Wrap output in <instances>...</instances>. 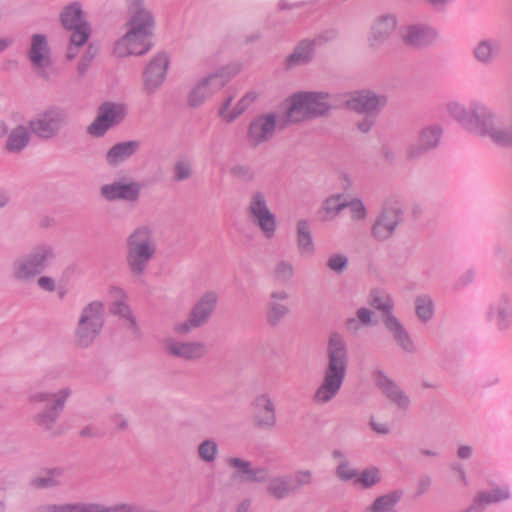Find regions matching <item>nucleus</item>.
Here are the masks:
<instances>
[{"instance_id":"f257e3e1","label":"nucleus","mask_w":512,"mask_h":512,"mask_svg":"<svg viewBox=\"0 0 512 512\" xmlns=\"http://www.w3.org/2000/svg\"><path fill=\"white\" fill-rule=\"evenodd\" d=\"M327 362L321 379L316 386L311 400L316 406L331 403L340 393L346 379L349 352L346 340L339 333H331L326 346Z\"/></svg>"},{"instance_id":"f03ea898","label":"nucleus","mask_w":512,"mask_h":512,"mask_svg":"<svg viewBox=\"0 0 512 512\" xmlns=\"http://www.w3.org/2000/svg\"><path fill=\"white\" fill-rule=\"evenodd\" d=\"M125 264L134 277L143 276L158 253L155 230L151 225L142 224L125 238Z\"/></svg>"},{"instance_id":"7ed1b4c3","label":"nucleus","mask_w":512,"mask_h":512,"mask_svg":"<svg viewBox=\"0 0 512 512\" xmlns=\"http://www.w3.org/2000/svg\"><path fill=\"white\" fill-rule=\"evenodd\" d=\"M284 127L299 124L328 114L330 96L326 92L300 91L287 97L282 103Z\"/></svg>"},{"instance_id":"20e7f679","label":"nucleus","mask_w":512,"mask_h":512,"mask_svg":"<svg viewBox=\"0 0 512 512\" xmlns=\"http://www.w3.org/2000/svg\"><path fill=\"white\" fill-rule=\"evenodd\" d=\"M57 259L56 247L40 242L23 255L16 257L10 267L11 277L19 283H30L43 274Z\"/></svg>"},{"instance_id":"39448f33","label":"nucleus","mask_w":512,"mask_h":512,"mask_svg":"<svg viewBox=\"0 0 512 512\" xmlns=\"http://www.w3.org/2000/svg\"><path fill=\"white\" fill-rule=\"evenodd\" d=\"M105 321V305L101 300L87 303L80 311L74 329V342L80 348L90 347L101 334Z\"/></svg>"},{"instance_id":"423d86ee","label":"nucleus","mask_w":512,"mask_h":512,"mask_svg":"<svg viewBox=\"0 0 512 512\" xmlns=\"http://www.w3.org/2000/svg\"><path fill=\"white\" fill-rule=\"evenodd\" d=\"M233 66L221 67L201 78L191 87L187 95V105L190 108H199L220 91L237 73Z\"/></svg>"},{"instance_id":"0eeeda50","label":"nucleus","mask_w":512,"mask_h":512,"mask_svg":"<svg viewBox=\"0 0 512 512\" xmlns=\"http://www.w3.org/2000/svg\"><path fill=\"white\" fill-rule=\"evenodd\" d=\"M70 122L68 112L59 106H50L29 120L32 134L42 141H50L59 136Z\"/></svg>"},{"instance_id":"6e6552de","label":"nucleus","mask_w":512,"mask_h":512,"mask_svg":"<svg viewBox=\"0 0 512 512\" xmlns=\"http://www.w3.org/2000/svg\"><path fill=\"white\" fill-rule=\"evenodd\" d=\"M402 216L401 203L396 199L386 200L371 227L372 237L378 242L390 240L402 222Z\"/></svg>"},{"instance_id":"1a4fd4ad","label":"nucleus","mask_w":512,"mask_h":512,"mask_svg":"<svg viewBox=\"0 0 512 512\" xmlns=\"http://www.w3.org/2000/svg\"><path fill=\"white\" fill-rule=\"evenodd\" d=\"M282 118L276 112H266L251 119L246 130V142L249 147L257 148L270 142L279 127H282Z\"/></svg>"},{"instance_id":"9d476101","label":"nucleus","mask_w":512,"mask_h":512,"mask_svg":"<svg viewBox=\"0 0 512 512\" xmlns=\"http://www.w3.org/2000/svg\"><path fill=\"white\" fill-rule=\"evenodd\" d=\"M247 212L254 225H256L266 239H273L276 235L277 221L275 214L270 210L267 198L262 191H254L248 202Z\"/></svg>"},{"instance_id":"9b49d317","label":"nucleus","mask_w":512,"mask_h":512,"mask_svg":"<svg viewBox=\"0 0 512 512\" xmlns=\"http://www.w3.org/2000/svg\"><path fill=\"white\" fill-rule=\"evenodd\" d=\"M28 58L37 77L50 81L56 76V68L53 65L47 37L44 34L32 35Z\"/></svg>"},{"instance_id":"f8f14e48","label":"nucleus","mask_w":512,"mask_h":512,"mask_svg":"<svg viewBox=\"0 0 512 512\" xmlns=\"http://www.w3.org/2000/svg\"><path fill=\"white\" fill-rule=\"evenodd\" d=\"M170 67V57L164 52H157L146 64L142 73V91L147 96L155 95L166 81Z\"/></svg>"},{"instance_id":"ddd939ff","label":"nucleus","mask_w":512,"mask_h":512,"mask_svg":"<svg viewBox=\"0 0 512 512\" xmlns=\"http://www.w3.org/2000/svg\"><path fill=\"white\" fill-rule=\"evenodd\" d=\"M125 27L146 37H153L156 17L145 4V0H127V20Z\"/></svg>"},{"instance_id":"4468645a","label":"nucleus","mask_w":512,"mask_h":512,"mask_svg":"<svg viewBox=\"0 0 512 512\" xmlns=\"http://www.w3.org/2000/svg\"><path fill=\"white\" fill-rule=\"evenodd\" d=\"M142 188L139 181L122 177L103 184L99 189V194L107 202L136 203L141 198Z\"/></svg>"},{"instance_id":"2eb2a0df","label":"nucleus","mask_w":512,"mask_h":512,"mask_svg":"<svg viewBox=\"0 0 512 512\" xmlns=\"http://www.w3.org/2000/svg\"><path fill=\"white\" fill-rule=\"evenodd\" d=\"M109 312L118 317L127 330L134 336L140 335V328L137 319L128 304V295L119 286H109L106 291Z\"/></svg>"},{"instance_id":"dca6fc26","label":"nucleus","mask_w":512,"mask_h":512,"mask_svg":"<svg viewBox=\"0 0 512 512\" xmlns=\"http://www.w3.org/2000/svg\"><path fill=\"white\" fill-rule=\"evenodd\" d=\"M163 349L167 356L185 362H198L208 354V347L203 341L181 340L171 336L164 339Z\"/></svg>"},{"instance_id":"f3484780","label":"nucleus","mask_w":512,"mask_h":512,"mask_svg":"<svg viewBox=\"0 0 512 512\" xmlns=\"http://www.w3.org/2000/svg\"><path fill=\"white\" fill-rule=\"evenodd\" d=\"M398 27V18L393 13L377 15L369 26L366 43L373 51L380 50L395 34Z\"/></svg>"},{"instance_id":"a211bd4d","label":"nucleus","mask_w":512,"mask_h":512,"mask_svg":"<svg viewBox=\"0 0 512 512\" xmlns=\"http://www.w3.org/2000/svg\"><path fill=\"white\" fill-rule=\"evenodd\" d=\"M251 420L255 428L270 431L277 424L276 405L268 392L257 394L251 402Z\"/></svg>"},{"instance_id":"6ab92c4d","label":"nucleus","mask_w":512,"mask_h":512,"mask_svg":"<svg viewBox=\"0 0 512 512\" xmlns=\"http://www.w3.org/2000/svg\"><path fill=\"white\" fill-rule=\"evenodd\" d=\"M72 395V388L64 386L52 394V404L42 409L33 417L34 424L46 432H54L55 425Z\"/></svg>"},{"instance_id":"aec40b11","label":"nucleus","mask_w":512,"mask_h":512,"mask_svg":"<svg viewBox=\"0 0 512 512\" xmlns=\"http://www.w3.org/2000/svg\"><path fill=\"white\" fill-rule=\"evenodd\" d=\"M127 108L122 103L105 102L98 109L96 119L88 126L87 132L91 136L101 137L109 128L123 121Z\"/></svg>"},{"instance_id":"412c9836","label":"nucleus","mask_w":512,"mask_h":512,"mask_svg":"<svg viewBox=\"0 0 512 512\" xmlns=\"http://www.w3.org/2000/svg\"><path fill=\"white\" fill-rule=\"evenodd\" d=\"M225 464L231 470L232 478L241 483H263L269 476L268 468L254 466L250 460L241 456H228Z\"/></svg>"},{"instance_id":"4be33fe9","label":"nucleus","mask_w":512,"mask_h":512,"mask_svg":"<svg viewBox=\"0 0 512 512\" xmlns=\"http://www.w3.org/2000/svg\"><path fill=\"white\" fill-rule=\"evenodd\" d=\"M387 104V97L371 90H358L350 93L345 106L351 111L366 116H376Z\"/></svg>"},{"instance_id":"5701e85b","label":"nucleus","mask_w":512,"mask_h":512,"mask_svg":"<svg viewBox=\"0 0 512 512\" xmlns=\"http://www.w3.org/2000/svg\"><path fill=\"white\" fill-rule=\"evenodd\" d=\"M42 512H143V509L138 505L129 503L105 506L98 503L75 502L49 504L43 508Z\"/></svg>"},{"instance_id":"b1692460","label":"nucleus","mask_w":512,"mask_h":512,"mask_svg":"<svg viewBox=\"0 0 512 512\" xmlns=\"http://www.w3.org/2000/svg\"><path fill=\"white\" fill-rule=\"evenodd\" d=\"M443 134V128L438 124L424 127L418 137V142L407 147L405 157L408 161L420 159L427 152L438 147Z\"/></svg>"},{"instance_id":"393cba45","label":"nucleus","mask_w":512,"mask_h":512,"mask_svg":"<svg viewBox=\"0 0 512 512\" xmlns=\"http://www.w3.org/2000/svg\"><path fill=\"white\" fill-rule=\"evenodd\" d=\"M148 38L126 28V32L114 43L113 55L117 58L142 56L147 53L150 46Z\"/></svg>"},{"instance_id":"a878e982","label":"nucleus","mask_w":512,"mask_h":512,"mask_svg":"<svg viewBox=\"0 0 512 512\" xmlns=\"http://www.w3.org/2000/svg\"><path fill=\"white\" fill-rule=\"evenodd\" d=\"M439 38L437 29L426 23L409 24L402 34L403 42L412 48H426Z\"/></svg>"},{"instance_id":"bb28decb","label":"nucleus","mask_w":512,"mask_h":512,"mask_svg":"<svg viewBox=\"0 0 512 512\" xmlns=\"http://www.w3.org/2000/svg\"><path fill=\"white\" fill-rule=\"evenodd\" d=\"M259 95L258 91L250 90L234 106H232L233 96H228L219 106L218 116L226 124L233 123L258 100Z\"/></svg>"},{"instance_id":"cd10ccee","label":"nucleus","mask_w":512,"mask_h":512,"mask_svg":"<svg viewBox=\"0 0 512 512\" xmlns=\"http://www.w3.org/2000/svg\"><path fill=\"white\" fill-rule=\"evenodd\" d=\"M374 379L377 387L391 403L402 410L409 408L410 398L390 377L382 371H376Z\"/></svg>"},{"instance_id":"c85d7f7f","label":"nucleus","mask_w":512,"mask_h":512,"mask_svg":"<svg viewBox=\"0 0 512 512\" xmlns=\"http://www.w3.org/2000/svg\"><path fill=\"white\" fill-rule=\"evenodd\" d=\"M63 27L70 31V34H86L91 36V27L85 18L80 4L72 3L63 8L60 15Z\"/></svg>"},{"instance_id":"c756f323","label":"nucleus","mask_w":512,"mask_h":512,"mask_svg":"<svg viewBox=\"0 0 512 512\" xmlns=\"http://www.w3.org/2000/svg\"><path fill=\"white\" fill-rule=\"evenodd\" d=\"M318 39L305 38L299 41L293 51L285 58L284 67L286 70H292L297 67L305 66L311 63L315 56Z\"/></svg>"},{"instance_id":"7c9ffc66","label":"nucleus","mask_w":512,"mask_h":512,"mask_svg":"<svg viewBox=\"0 0 512 512\" xmlns=\"http://www.w3.org/2000/svg\"><path fill=\"white\" fill-rule=\"evenodd\" d=\"M295 246L302 258H312L316 253V244L312 227L307 219L301 218L295 224Z\"/></svg>"},{"instance_id":"2f4dec72","label":"nucleus","mask_w":512,"mask_h":512,"mask_svg":"<svg viewBox=\"0 0 512 512\" xmlns=\"http://www.w3.org/2000/svg\"><path fill=\"white\" fill-rule=\"evenodd\" d=\"M289 298L290 294L282 289L274 290L269 294L266 305V318L270 325H278L290 313V308L285 303Z\"/></svg>"},{"instance_id":"473e14b6","label":"nucleus","mask_w":512,"mask_h":512,"mask_svg":"<svg viewBox=\"0 0 512 512\" xmlns=\"http://www.w3.org/2000/svg\"><path fill=\"white\" fill-rule=\"evenodd\" d=\"M382 322L401 350L406 353H413L415 351V345L409 332L394 314L382 317Z\"/></svg>"},{"instance_id":"72a5a7b5","label":"nucleus","mask_w":512,"mask_h":512,"mask_svg":"<svg viewBox=\"0 0 512 512\" xmlns=\"http://www.w3.org/2000/svg\"><path fill=\"white\" fill-rule=\"evenodd\" d=\"M139 148L140 143L136 140L116 143L105 153V162L108 167L116 168L135 155Z\"/></svg>"},{"instance_id":"f704fd0d","label":"nucleus","mask_w":512,"mask_h":512,"mask_svg":"<svg viewBox=\"0 0 512 512\" xmlns=\"http://www.w3.org/2000/svg\"><path fill=\"white\" fill-rule=\"evenodd\" d=\"M218 294L215 291H206L194 304L190 314L201 327L207 324L216 310Z\"/></svg>"},{"instance_id":"c9c22d12","label":"nucleus","mask_w":512,"mask_h":512,"mask_svg":"<svg viewBox=\"0 0 512 512\" xmlns=\"http://www.w3.org/2000/svg\"><path fill=\"white\" fill-rule=\"evenodd\" d=\"M265 491L271 499L276 501H282L295 494L288 474L274 475L269 478Z\"/></svg>"},{"instance_id":"e433bc0d","label":"nucleus","mask_w":512,"mask_h":512,"mask_svg":"<svg viewBox=\"0 0 512 512\" xmlns=\"http://www.w3.org/2000/svg\"><path fill=\"white\" fill-rule=\"evenodd\" d=\"M30 133L29 125H17L9 132L5 149L10 153L21 152L30 142Z\"/></svg>"},{"instance_id":"4c0bfd02","label":"nucleus","mask_w":512,"mask_h":512,"mask_svg":"<svg viewBox=\"0 0 512 512\" xmlns=\"http://www.w3.org/2000/svg\"><path fill=\"white\" fill-rule=\"evenodd\" d=\"M219 454V443L214 438H204L196 446L197 459L207 466H213L217 462Z\"/></svg>"},{"instance_id":"58836bf2","label":"nucleus","mask_w":512,"mask_h":512,"mask_svg":"<svg viewBox=\"0 0 512 512\" xmlns=\"http://www.w3.org/2000/svg\"><path fill=\"white\" fill-rule=\"evenodd\" d=\"M374 324V312L367 307H360L356 310L355 316L345 321V328L352 334H358L362 327H370Z\"/></svg>"},{"instance_id":"ea45409f","label":"nucleus","mask_w":512,"mask_h":512,"mask_svg":"<svg viewBox=\"0 0 512 512\" xmlns=\"http://www.w3.org/2000/svg\"><path fill=\"white\" fill-rule=\"evenodd\" d=\"M510 493L506 488H494L489 491H480L473 500L471 506H475L472 512H481L483 506L507 500Z\"/></svg>"},{"instance_id":"a19ab883","label":"nucleus","mask_w":512,"mask_h":512,"mask_svg":"<svg viewBox=\"0 0 512 512\" xmlns=\"http://www.w3.org/2000/svg\"><path fill=\"white\" fill-rule=\"evenodd\" d=\"M65 472L61 468H53L31 480L32 487L36 489L54 488L63 484Z\"/></svg>"},{"instance_id":"79ce46f5","label":"nucleus","mask_w":512,"mask_h":512,"mask_svg":"<svg viewBox=\"0 0 512 512\" xmlns=\"http://www.w3.org/2000/svg\"><path fill=\"white\" fill-rule=\"evenodd\" d=\"M345 199L342 194H333L327 197L320 208V214L324 221H333L345 209Z\"/></svg>"},{"instance_id":"37998d69","label":"nucleus","mask_w":512,"mask_h":512,"mask_svg":"<svg viewBox=\"0 0 512 512\" xmlns=\"http://www.w3.org/2000/svg\"><path fill=\"white\" fill-rule=\"evenodd\" d=\"M403 496L402 491L393 490L377 497L366 512H392Z\"/></svg>"},{"instance_id":"c03bdc74","label":"nucleus","mask_w":512,"mask_h":512,"mask_svg":"<svg viewBox=\"0 0 512 512\" xmlns=\"http://www.w3.org/2000/svg\"><path fill=\"white\" fill-rule=\"evenodd\" d=\"M369 304L383 313L382 317L393 314L394 300L391 295L381 289H373L369 294Z\"/></svg>"},{"instance_id":"a18cd8bd","label":"nucleus","mask_w":512,"mask_h":512,"mask_svg":"<svg viewBox=\"0 0 512 512\" xmlns=\"http://www.w3.org/2000/svg\"><path fill=\"white\" fill-rule=\"evenodd\" d=\"M295 275L296 268L294 264L287 259L278 260L273 266L272 277L278 283H289L294 279Z\"/></svg>"},{"instance_id":"49530a36","label":"nucleus","mask_w":512,"mask_h":512,"mask_svg":"<svg viewBox=\"0 0 512 512\" xmlns=\"http://www.w3.org/2000/svg\"><path fill=\"white\" fill-rule=\"evenodd\" d=\"M294 493L315 484L314 472L309 468H299L288 474Z\"/></svg>"},{"instance_id":"de8ad7c7","label":"nucleus","mask_w":512,"mask_h":512,"mask_svg":"<svg viewBox=\"0 0 512 512\" xmlns=\"http://www.w3.org/2000/svg\"><path fill=\"white\" fill-rule=\"evenodd\" d=\"M498 50L499 45L497 42L482 40L476 45L474 49V56L479 62L488 64L497 56Z\"/></svg>"},{"instance_id":"09e8293b","label":"nucleus","mask_w":512,"mask_h":512,"mask_svg":"<svg viewBox=\"0 0 512 512\" xmlns=\"http://www.w3.org/2000/svg\"><path fill=\"white\" fill-rule=\"evenodd\" d=\"M415 313L419 320L428 322L432 319L434 314L433 299L426 294L418 295L414 301Z\"/></svg>"},{"instance_id":"8fccbe9b","label":"nucleus","mask_w":512,"mask_h":512,"mask_svg":"<svg viewBox=\"0 0 512 512\" xmlns=\"http://www.w3.org/2000/svg\"><path fill=\"white\" fill-rule=\"evenodd\" d=\"M382 480V472L379 467L369 466L357 473L355 483L363 488H371Z\"/></svg>"},{"instance_id":"3c124183","label":"nucleus","mask_w":512,"mask_h":512,"mask_svg":"<svg viewBox=\"0 0 512 512\" xmlns=\"http://www.w3.org/2000/svg\"><path fill=\"white\" fill-rule=\"evenodd\" d=\"M349 210L350 220L354 223H364L368 217V210L360 198L345 201V209Z\"/></svg>"},{"instance_id":"603ef678","label":"nucleus","mask_w":512,"mask_h":512,"mask_svg":"<svg viewBox=\"0 0 512 512\" xmlns=\"http://www.w3.org/2000/svg\"><path fill=\"white\" fill-rule=\"evenodd\" d=\"M349 259L348 256L344 253H332L326 260L325 266L326 268L335 273L342 274L348 267Z\"/></svg>"},{"instance_id":"864d4df0","label":"nucleus","mask_w":512,"mask_h":512,"mask_svg":"<svg viewBox=\"0 0 512 512\" xmlns=\"http://www.w3.org/2000/svg\"><path fill=\"white\" fill-rule=\"evenodd\" d=\"M89 38L90 36H86V34H70L66 59L69 61L74 60L78 56L80 48L87 43Z\"/></svg>"},{"instance_id":"5fc2aeb1","label":"nucleus","mask_w":512,"mask_h":512,"mask_svg":"<svg viewBox=\"0 0 512 512\" xmlns=\"http://www.w3.org/2000/svg\"><path fill=\"white\" fill-rule=\"evenodd\" d=\"M230 175L234 179L245 183L251 182L255 178L254 170L250 166L241 163L234 164L230 168Z\"/></svg>"},{"instance_id":"6e6d98bb","label":"nucleus","mask_w":512,"mask_h":512,"mask_svg":"<svg viewBox=\"0 0 512 512\" xmlns=\"http://www.w3.org/2000/svg\"><path fill=\"white\" fill-rule=\"evenodd\" d=\"M98 53V49L93 44H89L83 53V55L80 58V61L77 65V71L80 75H84L92 61L95 59L96 55Z\"/></svg>"},{"instance_id":"4d7b16f0","label":"nucleus","mask_w":512,"mask_h":512,"mask_svg":"<svg viewBox=\"0 0 512 512\" xmlns=\"http://www.w3.org/2000/svg\"><path fill=\"white\" fill-rule=\"evenodd\" d=\"M193 170L190 161L181 159L174 165V179L177 181L187 180L192 176Z\"/></svg>"},{"instance_id":"13d9d810","label":"nucleus","mask_w":512,"mask_h":512,"mask_svg":"<svg viewBox=\"0 0 512 512\" xmlns=\"http://www.w3.org/2000/svg\"><path fill=\"white\" fill-rule=\"evenodd\" d=\"M335 474L340 480L349 481L354 478L356 479L357 470L352 466L349 460H346L337 464Z\"/></svg>"},{"instance_id":"bf43d9fd","label":"nucleus","mask_w":512,"mask_h":512,"mask_svg":"<svg viewBox=\"0 0 512 512\" xmlns=\"http://www.w3.org/2000/svg\"><path fill=\"white\" fill-rule=\"evenodd\" d=\"M196 320L189 313L186 320L179 321L173 325V331L179 335L189 334L192 330L200 328Z\"/></svg>"},{"instance_id":"052dcab7","label":"nucleus","mask_w":512,"mask_h":512,"mask_svg":"<svg viewBox=\"0 0 512 512\" xmlns=\"http://www.w3.org/2000/svg\"><path fill=\"white\" fill-rule=\"evenodd\" d=\"M36 283L39 289L45 292L53 293L57 290V281L52 276L41 274L38 276Z\"/></svg>"},{"instance_id":"680f3d73","label":"nucleus","mask_w":512,"mask_h":512,"mask_svg":"<svg viewBox=\"0 0 512 512\" xmlns=\"http://www.w3.org/2000/svg\"><path fill=\"white\" fill-rule=\"evenodd\" d=\"M511 316L510 309L506 307H498L496 311V322L497 325L501 328H504L507 326L509 319Z\"/></svg>"},{"instance_id":"e2e57ef3","label":"nucleus","mask_w":512,"mask_h":512,"mask_svg":"<svg viewBox=\"0 0 512 512\" xmlns=\"http://www.w3.org/2000/svg\"><path fill=\"white\" fill-rule=\"evenodd\" d=\"M369 424L371 429L380 435H387L390 433V428L388 424L385 422H380L375 420L374 418H371Z\"/></svg>"},{"instance_id":"0e129e2a","label":"nucleus","mask_w":512,"mask_h":512,"mask_svg":"<svg viewBox=\"0 0 512 512\" xmlns=\"http://www.w3.org/2000/svg\"><path fill=\"white\" fill-rule=\"evenodd\" d=\"M473 455V448L467 444H460L456 449V456L460 460H469Z\"/></svg>"},{"instance_id":"69168bd1","label":"nucleus","mask_w":512,"mask_h":512,"mask_svg":"<svg viewBox=\"0 0 512 512\" xmlns=\"http://www.w3.org/2000/svg\"><path fill=\"white\" fill-rule=\"evenodd\" d=\"M380 152H381V156H382V158H383L386 162H388V163H392V162H394V161H395V159H396V152H395V150H394L391 146H389V145H383V146L381 147Z\"/></svg>"},{"instance_id":"338daca9","label":"nucleus","mask_w":512,"mask_h":512,"mask_svg":"<svg viewBox=\"0 0 512 512\" xmlns=\"http://www.w3.org/2000/svg\"><path fill=\"white\" fill-rule=\"evenodd\" d=\"M451 470L456 473L460 482L466 486L468 484L467 476L464 467L459 463H452Z\"/></svg>"},{"instance_id":"774afa93","label":"nucleus","mask_w":512,"mask_h":512,"mask_svg":"<svg viewBox=\"0 0 512 512\" xmlns=\"http://www.w3.org/2000/svg\"><path fill=\"white\" fill-rule=\"evenodd\" d=\"M373 116H368L367 118H365L364 120L362 121H359L357 123V128L362 132V133H368L372 127L374 126L375 124V121L372 119Z\"/></svg>"}]
</instances>
